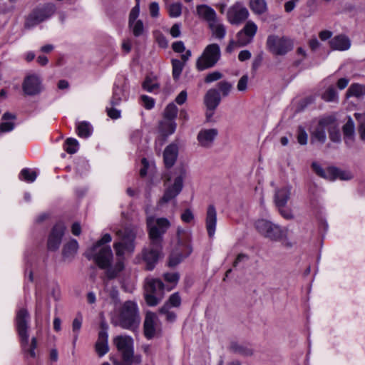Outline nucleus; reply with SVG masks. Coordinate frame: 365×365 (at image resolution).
Masks as SVG:
<instances>
[{"instance_id": "2", "label": "nucleus", "mask_w": 365, "mask_h": 365, "mask_svg": "<svg viewBox=\"0 0 365 365\" xmlns=\"http://www.w3.org/2000/svg\"><path fill=\"white\" fill-rule=\"evenodd\" d=\"M29 321V314L28 311L24 308L19 309L16 317V327L20 339L21 346L24 353L34 358L36 356L35 349L37 346V341L35 337H33L29 344L28 334Z\"/></svg>"}, {"instance_id": "23", "label": "nucleus", "mask_w": 365, "mask_h": 365, "mask_svg": "<svg viewBox=\"0 0 365 365\" xmlns=\"http://www.w3.org/2000/svg\"><path fill=\"white\" fill-rule=\"evenodd\" d=\"M196 11L197 16L205 21L208 25L218 19L216 11L212 7L206 4L197 5Z\"/></svg>"}, {"instance_id": "35", "label": "nucleus", "mask_w": 365, "mask_h": 365, "mask_svg": "<svg viewBox=\"0 0 365 365\" xmlns=\"http://www.w3.org/2000/svg\"><path fill=\"white\" fill-rule=\"evenodd\" d=\"M76 132L80 138H87L91 135L93 128L86 121L79 122L76 124Z\"/></svg>"}, {"instance_id": "17", "label": "nucleus", "mask_w": 365, "mask_h": 365, "mask_svg": "<svg viewBox=\"0 0 365 365\" xmlns=\"http://www.w3.org/2000/svg\"><path fill=\"white\" fill-rule=\"evenodd\" d=\"M329 126H330V117L322 118L317 125L311 131L312 142L324 143L327 140L326 132L328 131Z\"/></svg>"}, {"instance_id": "49", "label": "nucleus", "mask_w": 365, "mask_h": 365, "mask_svg": "<svg viewBox=\"0 0 365 365\" xmlns=\"http://www.w3.org/2000/svg\"><path fill=\"white\" fill-rule=\"evenodd\" d=\"M354 178L353 173L348 170H341L336 168V180L340 179L341 180H349Z\"/></svg>"}, {"instance_id": "9", "label": "nucleus", "mask_w": 365, "mask_h": 365, "mask_svg": "<svg viewBox=\"0 0 365 365\" xmlns=\"http://www.w3.org/2000/svg\"><path fill=\"white\" fill-rule=\"evenodd\" d=\"M177 237L178 245L184 250L185 253L183 255H178V256L175 253H172L168 262L170 267L176 266L184 257H187L192 252V247L190 244L191 240L190 231L178 227L177 229Z\"/></svg>"}, {"instance_id": "62", "label": "nucleus", "mask_w": 365, "mask_h": 365, "mask_svg": "<svg viewBox=\"0 0 365 365\" xmlns=\"http://www.w3.org/2000/svg\"><path fill=\"white\" fill-rule=\"evenodd\" d=\"M172 48L176 53H183L185 51L184 43L181 41L174 42Z\"/></svg>"}, {"instance_id": "27", "label": "nucleus", "mask_w": 365, "mask_h": 365, "mask_svg": "<svg viewBox=\"0 0 365 365\" xmlns=\"http://www.w3.org/2000/svg\"><path fill=\"white\" fill-rule=\"evenodd\" d=\"M291 194V187L284 186L278 189L274 195V201L278 208H283L287 203Z\"/></svg>"}, {"instance_id": "41", "label": "nucleus", "mask_w": 365, "mask_h": 365, "mask_svg": "<svg viewBox=\"0 0 365 365\" xmlns=\"http://www.w3.org/2000/svg\"><path fill=\"white\" fill-rule=\"evenodd\" d=\"M354 116L359 123L358 132L360 139L365 141V114L356 113Z\"/></svg>"}, {"instance_id": "6", "label": "nucleus", "mask_w": 365, "mask_h": 365, "mask_svg": "<svg viewBox=\"0 0 365 365\" xmlns=\"http://www.w3.org/2000/svg\"><path fill=\"white\" fill-rule=\"evenodd\" d=\"M255 227L259 234L272 241L284 243L287 240V229L281 227L269 220H258L255 222Z\"/></svg>"}, {"instance_id": "1", "label": "nucleus", "mask_w": 365, "mask_h": 365, "mask_svg": "<svg viewBox=\"0 0 365 365\" xmlns=\"http://www.w3.org/2000/svg\"><path fill=\"white\" fill-rule=\"evenodd\" d=\"M118 240L113 244L115 255L119 257L113 267L110 266L113 252L110 246L106 245L112 240L110 234H105L86 252V256L92 259L101 269H106V275L109 279L115 278L123 269V257L125 255L134 252L137 235L136 227H125L116 232Z\"/></svg>"}, {"instance_id": "50", "label": "nucleus", "mask_w": 365, "mask_h": 365, "mask_svg": "<svg viewBox=\"0 0 365 365\" xmlns=\"http://www.w3.org/2000/svg\"><path fill=\"white\" fill-rule=\"evenodd\" d=\"M181 304V298L178 292L173 294L164 305H168V308L178 307Z\"/></svg>"}, {"instance_id": "53", "label": "nucleus", "mask_w": 365, "mask_h": 365, "mask_svg": "<svg viewBox=\"0 0 365 365\" xmlns=\"http://www.w3.org/2000/svg\"><path fill=\"white\" fill-rule=\"evenodd\" d=\"M308 136L305 130L299 126L297 130V141L301 145H306L307 143Z\"/></svg>"}, {"instance_id": "11", "label": "nucleus", "mask_w": 365, "mask_h": 365, "mask_svg": "<svg viewBox=\"0 0 365 365\" xmlns=\"http://www.w3.org/2000/svg\"><path fill=\"white\" fill-rule=\"evenodd\" d=\"M55 11L53 5H47L43 8L34 10L26 19L25 27L31 29L51 17Z\"/></svg>"}, {"instance_id": "55", "label": "nucleus", "mask_w": 365, "mask_h": 365, "mask_svg": "<svg viewBox=\"0 0 365 365\" xmlns=\"http://www.w3.org/2000/svg\"><path fill=\"white\" fill-rule=\"evenodd\" d=\"M222 77V75L219 71H213L210 73H208L205 78V81L207 83L216 81L217 80H220Z\"/></svg>"}, {"instance_id": "12", "label": "nucleus", "mask_w": 365, "mask_h": 365, "mask_svg": "<svg viewBox=\"0 0 365 365\" xmlns=\"http://www.w3.org/2000/svg\"><path fill=\"white\" fill-rule=\"evenodd\" d=\"M113 343L122 354L125 362L130 364L133 356V339L126 335H120L113 339Z\"/></svg>"}, {"instance_id": "32", "label": "nucleus", "mask_w": 365, "mask_h": 365, "mask_svg": "<svg viewBox=\"0 0 365 365\" xmlns=\"http://www.w3.org/2000/svg\"><path fill=\"white\" fill-rule=\"evenodd\" d=\"M78 243L76 240H71L63 248L62 255L65 259L73 258L77 253Z\"/></svg>"}, {"instance_id": "25", "label": "nucleus", "mask_w": 365, "mask_h": 365, "mask_svg": "<svg viewBox=\"0 0 365 365\" xmlns=\"http://www.w3.org/2000/svg\"><path fill=\"white\" fill-rule=\"evenodd\" d=\"M108 338V335L106 330L99 331L98 338L96 343V351L99 356H104L109 350Z\"/></svg>"}, {"instance_id": "8", "label": "nucleus", "mask_w": 365, "mask_h": 365, "mask_svg": "<svg viewBox=\"0 0 365 365\" xmlns=\"http://www.w3.org/2000/svg\"><path fill=\"white\" fill-rule=\"evenodd\" d=\"M164 284L159 279L147 277L145 283V298L149 306H155L162 299Z\"/></svg>"}, {"instance_id": "13", "label": "nucleus", "mask_w": 365, "mask_h": 365, "mask_svg": "<svg viewBox=\"0 0 365 365\" xmlns=\"http://www.w3.org/2000/svg\"><path fill=\"white\" fill-rule=\"evenodd\" d=\"M22 89L27 96L38 95L43 90L42 79L37 74H29L24 80Z\"/></svg>"}, {"instance_id": "39", "label": "nucleus", "mask_w": 365, "mask_h": 365, "mask_svg": "<svg viewBox=\"0 0 365 365\" xmlns=\"http://www.w3.org/2000/svg\"><path fill=\"white\" fill-rule=\"evenodd\" d=\"M83 322V317L81 314H78L76 317L73 319L72 323V331L73 333V344L75 346L76 341L78 337V334L81 330Z\"/></svg>"}, {"instance_id": "44", "label": "nucleus", "mask_w": 365, "mask_h": 365, "mask_svg": "<svg viewBox=\"0 0 365 365\" xmlns=\"http://www.w3.org/2000/svg\"><path fill=\"white\" fill-rule=\"evenodd\" d=\"M79 148L78 142L76 139L69 138L64 143V150L70 154L76 153Z\"/></svg>"}, {"instance_id": "19", "label": "nucleus", "mask_w": 365, "mask_h": 365, "mask_svg": "<svg viewBox=\"0 0 365 365\" xmlns=\"http://www.w3.org/2000/svg\"><path fill=\"white\" fill-rule=\"evenodd\" d=\"M158 329V319L155 314L147 312L144 321V334L147 339L155 336Z\"/></svg>"}, {"instance_id": "38", "label": "nucleus", "mask_w": 365, "mask_h": 365, "mask_svg": "<svg viewBox=\"0 0 365 365\" xmlns=\"http://www.w3.org/2000/svg\"><path fill=\"white\" fill-rule=\"evenodd\" d=\"M36 172L30 168H24L21 170L19 174L20 180L26 181L29 183L34 182L36 179Z\"/></svg>"}, {"instance_id": "64", "label": "nucleus", "mask_w": 365, "mask_h": 365, "mask_svg": "<svg viewBox=\"0 0 365 365\" xmlns=\"http://www.w3.org/2000/svg\"><path fill=\"white\" fill-rule=\"evenodd\" d=\"M150 14L152 17L156 18L159 15V5L156 2H152L149 6Z\"/></svg>"}, {"instance_id": "58", "label": "nucleus", "mask_w": 365, "mask_h": 365, "mask_svg": "<svg viewBox=\"0 0 365 365\" xmlns=\"http://www.w3.org/2000/svg\"><path fill=\"white\" fill-rule=\"evenodd\" d=\"M248 83V76L247 75L242 76L237 83V89L240 91H244L247 89Z\"/></svg>"}, {"instance_id": "10", "label": "nucleus", "mask_w": 365, "mask_h": 365, "mask_svg": "<svg viewBox=\"0 0 365 365\" xmlns=\"http://www.w3.org/2000/svg\"><path fill=\"white\" fill-rule=\"evenodd\" d=\"M267 47L272 53L283 56L292 49L293 44L290 39L284 36L270 35L267 37Z\"/></svg>"}, {"instance_id": "33", "label": "nucleus", "mask_w": 365, "mask_h": 365, "mask_svg": "<svg viewBox=\"0 0 365 365\" xmlns=\"http://www.w3.org/2000/svg\"><path fill=\"white\" fill-rule=\"evenodd\" d=\"M355 126L353 120L349 118L347 122L343 126V133L344 141L346 144H350L354 140Z\"/></svg>"}, {"instance_id": "4", "label": "nucleus", "mask_w": 365, "mask_h": 365, "mask_svg": "<svg viewBox=\"0 0 365 365\" xmlns=\"http://www.w3.org/2000/svg\"><path fill=\"white\" fill-rule=\"evenodd\" d=\"M140 322L137 304L133 301L125 302L121 307L115 325L125 329L134 330L138 327Z\"/></svg>"}, {"instance_id": "51", "label": "nucleus", "mask_w": 365, "mask_h": 365, "mask_svg": "<svg viewBox=\"0 0 365 365\" xmlns=\"http://www.w3.org/2000/svg\"><path fill=\"white\" fill-rule=\"evenodd\" d=\"M170 308H168V305H163L160 308V312L161 314L165 315L166 319L168 322H172L175 321V319L176 318V315H175V314L173 312H170Z\"/></svg>"}, {"instance_id": "28", "label": "nucleus", "mask_w": 365, "mask_h": 365, "mask_svg": "<svg viewBox=\"0 0 365 365\" xmlns=\"http://www.w3.org/2000/svg\"><path fill=\"white\" fill-rule=\"evenodd\" d=\"M221 101L219 92L215 89H210L205 96V103L209 110H214Z\"/></svg>"}, {"instance_id": "7", "label": "nucleus", "mask_w": 365, "mask_h": 365, "mask_svg": "<svg viewBox=\"0 0 365 365\" xmlns=\"http://www.w3.org/2000/svg\"><path fill=\"white\" fill-rule=\"evenodd\" d=\"M221 56V51L217 43H210L203 50L196 61V68L204 71L215 66Z\"/></svg>"}, {"instance_id": "42", "label": "nucleus", "mask_w": 365, "mask_h": 365, "mask_svg": "<svg viewBox=\"0 0 365 365\" xmlns=\"http://www.w3.org/2000/svg\"><path fill=\"white\" fill-rule=\"evenodd\" d=\"M171 63L173 67V77L177 81L179 79L185 64L178 59H172Z\"/></svg>"}, {"instance_id": "16", "label": "nucleus", "mask_w": 365, "mask_h": 365, "mask_svg": "<svg viewBox=\"0 0 365 365\" xmlns=\"http://www.w3.org/2000/svg\"><path fill=\"white\" fill-rule=\"evenodd\" d=\"M161 255L162 245L157 247L150 242V247L143 249L142 252L143 259L146 263V269L152 270Z\"/></svg>"}, {"instance_id": "47", "label": "nucleus", "mask_w": 365, "mask_h": 365, "mask_svg": "<svg viewBox=\"0 0 365 365\" xmlns=\"http://www.w3.org/2000/svg\"><path fill=\"white\" fill-rule=\"evenodd\" d=\"M168 14L171 18H178L182 14V4L180 3H173L168 6Z\"/></svg>"}, {"instance_id": "61", "label": "nucleus", "mask_w": 365, "mask_h": 365, "mask_svg": "<svg viewBox=\"0 0 365 365\" xmlns=\"http://www.w3.org/2000/svg\"><path fill=\"white\" fill-rule=\"evenodd\" d=\"M142 135L140 130H135L130 135L131 141L135 144H138L141 140Z\"/></svg>"}, {"instance_id": "63", "label": "nucleus", "mask_w": 365, "mask_h": 365, "mask_svg": "<svg viewBox=\"0 0 365 365\" xmlns=\"http://www.w3.org/2000/svg\"><path fill=\"white\" fill-rule=\"evenodd\" d=\"M108 115L112 119H118L120 117V110L114 108H106Z\"/></svg>"}, {"instance_id": "46", "label": "nucleus", "mask_w": 365, "mask_h": 365, "mask_svg": "<svg viewBox=\"0 0 365 365\" xmlns=\"http://www.w3.org/2000/svg\"><path fill=\"white\" fill-rule=\"evenodd\" d=\"M322 98L328 102H335L338 100V93L335 88L331 86L322 94Z\"/></svg>"}, {"instance_id": "54", "label": "nucleus", "mask_w": 365, "mask_h": 365, "mask_svg": "<svg viewBox=\"0 0 365 365\" xmlns=\"http://www.w3.org/2000/svg\"><path fill=\"white\" fill-rule=\"evenodd\" d=\"M218 87L223 96H227L230 93L232 86L229 82L221 81L218 83Z\"/></svg>"}, {"instance_id": "40", "label": "nucleus", "mask_w": 365, "mask_h": 365, "mask_svg": "<svg viewBox=\"0 0 365 365\" xmlns=\"http://www.w3.org/2000/svg\"><path fill=\"white\" fill-rule=\"evenodd\" d=\"M250 8L253 12L261 14L266 11L267 4L265 0H250Z\"/></svg>"}, {"instance_id": "21", "label": "nucleus", "mask_w": 365, "mask_h": 365, "mask_svg": "<svg viewBox=\"0 0 365 365\" xmlns=\"http://www.w3.org/2000/svg\"><path fill=\"white\" fill-rule=\"evenodd\" d=\"M205 227L209 237L212 238L217 227V210L213 205H210L207 208Z\"/></svg>"}, {"instance_id": "29", "label": "nucleus", "mask_w": 365, "mask_h": 365, "mask_svg": "<svg viewBox=\"0 0 365 365\" xmlns=\"http://www.w3.org/2000/svg\"><path fill=\"white\" fill-rule=\"evenodd\" d=\"M177 123L175 120L163 118L158 125V130L164 137L171 135L175 132Z\"/></svg>"}, {"instance_id": "45", "label": "nucleus", "mask_w": 365, "mask_h": 365, "mask_svg": "<svg viewBox=\"0 0 365 365\" xmlns=\"http://www.w3.org/2000/svg\"><path fill=\"white\" fill-rule=\"evenodd\" d=\"M128 24L135 36L138 37L143 35L144 31V26L141 20H138L136 21L132 22V24Z\"/></svg>"}, {"instance_id": "56", "label": "nucleus", "mask_w": 365, "mask_h": 365, "mask_svg": "<svg viewBox=\"0 0 365 365\" xmlns=\"http://www.w3.org/2000/svg\"><path fill=\"white\" fill-rule=\"evenodd\" d=\"M141 100H142L143 106L146 109H151L154 107L155 101H154L153 98H152L151 97L143 95L141 96Z\"/></svg>"}, {"instance_id": "15", "label": "nucleus", "mask_w": 365, "mask_h": 365, "mask_svg": "<svg viewBox=\"0 0 365 365\" xmlns=\"http://www.w3.org/2000/svg\"><path fill=\"white\" fill-rule=\"evenodd\" d=\"M257 31V25L251 21H247L244 28L237 34V46L242 47L250 43L255 36Z\"/></svg>"}, {"instance_id": "37", "label": "nucleus", "mask_w": 365, "mask_h": 365, "mask_svg": "<svg viewBox=\"0 0 365 365\" xmlns=\"http://www.w3.org/2000/svg\"><path fill=\"white\" fill-rule=\"evenodd\" d=\"M328 132L329 133V138L334 143H339L341 141V134L339 130L336 125L333 119L330 117V126H329Z\"/></svg>"}, {"instance_id": "48", "label": "nucleus", "mask_w": 365, "mask_h": 365, "mask_svg": "<svg viewBox=\"0 0 365 365\" xmlns=\"http://www.w3.org/2000/svg\"><path fill=\"white\" fill-rule=\"evenodd\" d=\"M231 347L235 352L245 356H250L252 354V350L250 348L244 346L242 345L232 344Z\"/></svg>"}, {"instance_id": "36", "label": "nucleus", "mask_w": 365, "mask_h": 365, "mask_svg": "<svg viewBox=\"0 0 365 365\" xmlns=\"http://www.w3.org/2000/svg\"><path fill=\"white\" fill-rule=\"evenodd\" d=\"M14 118V115L8 112L5 113L2 116V120L4 121L0 124V132L6 133L11 131L14 128V123L8 120Z\"/></svg>"}, {"instance_id": "57", "label": "nucleus", "mask_w": 365, "mask_h": 365, "mask_svg": "<svg viewBox=\"0 0 365 365\" xmlns=\"http://www.w3.org/2000/svg\"><path fill=\"white\" fill-rule=\"evenodd\" d=\"M139 14L140 7L138 6H135L130 12L128 24H132V22L138 21L137 19L139 16Z\"/></svg>"}, {"instance_id": "3", "label": "nucleus", "mask_w": 365, "mask_h": 365, "mask_svg": "<svg viewBox=\"0 0 365 365\" xmlns=\"http://www.w3.org/2000/svg\"><path fill=\"white\" fill-rule=\"evenodd\" d=\"M186 173V169L183 166H178L172 173L165 176L166 189L159 202L160 205L170 201L178 195L182 189Z\"/></svg>"}, {"instance_id": "26", "label": "nucleus", "mask_w": 365, "mask_h": 365, "mask_svg": "<svg viewBox=\"0 0 365 365\" xmlns=\"http://www.w3.org/2000/svg\"><path fill=\"white\" fill-rule=\"evenodd\" d=\"M128 97L125 86L115 85L113 88V96L110 100L112 106L119 105L122 101H126Z\"/></svg>"}, {"instance_id": "31", "label": "nucleus", "mask_w": 365, "mask_h": 365, "mask_svg": "<svg viewBox=\"0 0 365 365\" xmlns=\"http://www.w3.org/2000/svg\"><path fill=\"white\" fill-rule=\"evenodd\" d=\"M208 26L211 30L212 35L215 38L222 40L225 37L227 33L226 27L219 19L210 24Z\"/></svg>"}, {"instance_id": "18", "label": "nucleus", "mask_w": 365, "mask_h": 365, "mask_svg": "<svg viewBox=\"0 0 365 365\" xmlns=\"http://www.w3.org/2000/svg\"><path fill=\"white\" fill-rule=\"evenodd\" d=\"M65 230L66 227L61 222L57 223L53 226L48 239L47 245L49 250L56 251L58 249Z\"/></svg>"}, {"instance_id": "14", "label": "nucleus", "mask_w": 365, "mask_h": 365, "mask_svg": "<svg viewBox=\"0 0 365 365\" xmlns=\"http://www.w3.org/2000/svg\"><path fill=\"white\" fill-rule=\"evenodd\" d=\"M247 9L240 2L230 7L227 11V20L231 24H239L247 19Z\"/></svg>"}, {"instance_id": "59", "label": "nucleus", "mask_w": 365, "mask_h": 365, "mask_svg": "<svg viewBox=\"0 0 365 365\" xmlns=\"http://www.w3.org/2000/svg\"><path fill=\"white\" fill-rule=\"evenodd\" d=\"M194 219V215L190 209H186L181 215V220L186 223L190 222Z\"/></svg>"}, {"instance_id": "22", "label": "nucleus", "mask_w": 365, "mask_h": 365, "mask_svg": "<svg viewBox=\"0 0 365 365\" xmlns=\"http://www.w3.org/2000/svg\"><path fill=\"white\" fill-rule=\"evenodd\" d=\"M218 132L215 128L201 130L197 137L199 144L205 148H209L212 145Z\"/></svg>"}, {"instance_id": "52", "label": "nucleus", "mask_w": 365, "mask_h": 365, "mask_svg": "<svg viewBox=\"0 0 365 365\" xmlns=\"http://www.w3.org/2000/svg\"><path fill=\"white\" fill-rule=\"evenodd\" d=\"M143 88L148 92H153L158 88V84L155 83L151 78H146L143 83Z\"/></svg>"}, {"instance_id": "20", "label": "nucleus", "mask_w": 365, "mask_h": 365, "mask_svg": "<svg viewBox=\"0 0 365 365\" xmlns=\"http://www.w3.org/2000/svg\"><path fill=\"white\" fill-rule=\"evenodd\" d=\"M179 151V140H176L169 144L163 152V160L167 168H171L175 163Z\"/></svg>"}, {"instance_id": "5", "label": "nucleus", "mask_w": 365, "mask_h": 365, "mask_svg": "<svg viewBox=\"0 0 365 365\" xmlns=\"http://www.w3.org/2000/svg\"><path fill=\"white\" fill-rule=\"evenodd\" d=\"M148 232L151 245H162L164 234L170 228V222L165 217L155 218L150 216L146 220Z\"/></svg>"}, {"instance_id": "60", "label": "nucleus", "mask_w": 365, "mask_h": 365, "mask_svg": "<svg viewBox=\"0 0 365 365\" xmlns=\"http://www.w3.org/2000/svg\"><path fill=\"white\" fill-rule=\"evenodd\" d=\"M164 278L165 281L175 284L179 280V274L176 272L165 273L164 274Z\"/></svg>"}, {"instance_id": "34", "label": "nucleus", "mask_w": 365, "mask_h": 365, "mask_svg": "<svg viewBox=\"0 0 365 365\" xmlns=\"http://www.w3.org/2000/svg\"><path fill=\"white\" fill-rule=\"evenodd\" d=\"M365 95V86L359 83H352L348 88L346 93L347 98L355 97L357 98H361Z\"/></svg>"}, {"instance_id": "24", "label": "nucleus", "mask_w": 365, "mask_h": 365, "mask_svg": "<svg viewBox=\"0 0 365 365\" xmlns=\"http://www.w3.org/2000/svg\"><path fill=\"white\" fill-rule=\"evenodd\" d=\"M312 169L319 177L329 181L336 180V168L329 167L324 169L319 163L314 162L312 164Z\"/></svg>"}, {"instance_id": "30", "label": "nucleus", "mask_w": 365, "mask_h": 365, "mask_svg": "<svg viewBox=\"0 0 365 365\" xmlns=\"http://www.w3.org/2000/svg\"><path fill=\"white\" fill-rule=\"evenodd\" d=\"M330 46L334 50L346 51L350 48L351 43L349 39L342 35L334 37L329 41Z\"/></svg>"}, {"instance_id": "43", "label": "nucleus", "mask_w": 365, "mask_h": 365, "mask_svg": "<svg viewBox=\"0 0 365 365\" xmlns=\"http://www.w3.org/2000/svg\"><path fill=\"white\" fill-rule=\"evenodd\" d=\"M178 109L177 106L173 103H169L164 112L163 118L175 120L178 115Z\"/></svg>"}]
</instances>
